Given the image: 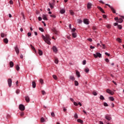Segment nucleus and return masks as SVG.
Returning a JSON list of instances; mask_svg holds the SVG:
<instances>
[{
	"label": "nucleus",
	"instance_id": "f257e3e1",
	"mask_svg": "<svg viewBox=\"0 0 124 124\" xmlns=\"http://www.w3.org/2000/svg\"><path fill=\"white\" fill-rule=\"evenodd\" d=\"M42 37L46 43H47L48 45H51V39H50V35H46L45 36L44 35H42Z\"/></svg>",
	"mask_w": 124,
	"mask_h": 124
},
{
	"label": "nucleus",
	"instance_id": "f03ea898",
	"mask_svg": "<svg viewBox=\"0 0 124 124\" xmlns=\"http://www.w3.org/2000/svg\"><path fill=\"white\" fill-rule=\"evenodd\" d=\"M93 56L95 58H101L102 57V55H101V53L99 52H96L95 54H93Z\"/></svg>",
	"mask_w": 124,
	"mask_h": 124
},
{
	"label": "nucleus",
	"instance_id": "7ed1b4c3",
	"mask_svg": "<svg viewBox=\"0 0 124 124\" xmlns=\"http://www.w3.org/2000/svg\"><path fill=\"white\" fill-rule=\"evenodd\" d=\"M119 17H121L118 18V21H116L117 23H123V22H124V20H123V19H124V16L119 15Z\"/></svg>",
	"mask_w": 124,
	"mask_h": 124
},
{
	"label": "nucleus",
	"instance_id": "20e7f679",
	"mask_svg": "<svg viewBox=\"0 0 124 124\" xmlns=\"http://www.w3.org/2000/svg\"><path fill=\"white\" fill-rule=\"evenodd\" d=\"M19 109L20 111H25V106L23 104L19 105Z\"/></svg>",
	"mask_w": 124,
	"mask_h": 124
},
{
	"label": "nucleus",
	"instance_id": "39448f33",
	"mask_svg": "<svg viewBox=\"0 0 124 124\" xmlns=\"http://www.w3.org/2000/svg\"><path fill=\"white\" fill-rule=\"evenodd\" d=\"M15 50L17 55H19V54H20V49H19V47H18L17 46H16L15 47Z\"/></svg>",
	"mask_w": 124,
	"mask_h": 124
},
{
	"label": "nucleus",
	"instance_id": "423d86ee",
	"mask_svg": "<svg viewBox=\"0 0 124 124\" xmlns=\"http://www.w3.org/2000/svg\"><path fill=\"white\" fill-rule=\"evenodd\" d=\"M83 23L85 25H89L90 24V21H89V19H88L87 18H84L83 19Z\"/></svg>",
	"mask_w": 124,
	"mask_h": 124
},
{
	"label": "nucleus",
	"instance_id": "0eeeda50",
	"mask_svg": "<svg viewBox=\"0 0 124 124\" xmlns=\"http://www.w3.org/2000/svg\"><path fill=\"white\" fill-rule=\"evenodd\" d=\"M106 92L108 93H109V94H111V95L114 94V92L111 91L110 89H107Z\"/></svg>",
	"mask_w": 124,
	"mask_h": 124
},
{
	"label": "nucleus",
	"instance_id": "6e6552de",
	"mask_svg": "<svg viewBox=\"0 0 124 124\" xmlns=\"http://www.w3.org/2000/svg\"><path fill=\"white\" fill-rule=\"evenodd\" d=\"M8 83L9 87L10 88L11 87V86H12V80L11 79V78L8 79Z\"/></svg>",
	"mask_w": 124,
	"mask_h": 124
},
{
	"label": "nucleus",
	"instance_id": "1a4fd4ad",
	"mask_svg": "<svg viewBox=\"0 0 124 124\" xmlns=\"http://www.w3.org/2000/svg\"><path fill=\"white\" fill-rule=\"evenodd\" d=\"M108 7H110L112 13H116V10H115V9L113 8V7L112 6H111L110 5H108Z\"/></svg>",
	"mask_w": 124,
	"mask_h": 124
},
{
	"label": "nucleus",
	"instance_id": "9d476101",
	"mask_svg": "<svg viewBox=\"0 0 124 124\" xmlns=\"http://www.w3.org/2000/svg\"><path fill=\"white\" fill-rule=\"evenodd\" d=\"M52 31L55 33V34H56L57 35H58L59 33H60L59 31H57V30H56L55 28L52 29Z\"/></svg>",
	"mask_w": 124,
	"mask_h": 124
},
{
	"label": "nucleus",
	"instance_id": "9b49d317",
	"mask_svg": "<svg viewBox=\"0 0 124 124\" xmlns=\"http://www.w3.org/2000/svg\"><path fill=\"white\" fill-rule=\"evenodd\" d=\"M97 7L98 9H99L100 11L102 12V13H103L104 14L105 13V12H104V10H103V9H102V8H101L100 6H97Z\"/></svg>",
	"mask_w": 124,
	"mask_h": 124
},
{
	"label": "nucleus",
	"instance_id": "f8f14e48",
	"mask_svg": "<svg viewBox=\"0 0 124 124\" xmlns=\"http://www.w3.org/2000/svg\"><path fill=\"white\" fill-rule=\"evenodd\" d=\"M52 50L55 53H57L58 52V48L57 47H56V46H53L52 47Z\"/></svg>",
	"mask_w": 124,
	"mask_h": 124
},
{
	"label": "nucleus",
	"instance_id": "ddd939ff",
	"mask_svg": "<svg viewBox=\"0 0 124 124\" xmlns=\"http://www.w3.org/2000/svg\"><path fill=\"white\" fill-rule=\"evenodd\" d=\"M25 99L26 102H27L28 103H29V102H30V97H29V96H25Z\"/></svg>",
	"mask_w": 124,
	"mask_h": 124
},
{
	"label": "nucleus",
	"instance_id": "4468645a",
	"mask_svg": "<svg viewBox=\"0 0 124 124\" xmlns=\"http://www.w3.org/2000/svg\"><path fill=\"white\" fill-rule=\"evenodd\" d=\"M42 18L43 20H46V21H48V18H47V16L46 15H43Z\"/></svg>",
	"mask_w": 124,
	"mask_h": 124
},
{
	"label": "nucleus",
	"instance_id": "2eb2a0df",
	"mask_svg": "<svg viewBox=\"0 0 124 124\" xmlns=\"http://www.w3.org/2000/svg\"><path fill=\"white\" fill-rule=\"evenodd\" d=\"M72 35L74 38H76V37H77V33L73 32L72 33Z\"/></svg>",
	"mask_w": 124,
	"mask_h": 124
},
{
	"label": "nucleus",
	"instance_id": "dca6fc26",
	"mask_svg": "<svg viewBox=\"0 0 124 124\" xmlns=\"http://www.w3.org/2000/svg\"><path fill=\"white\" fill-rule=\"evenodd\" d=\"M105 119H106V120H108V121H111L112 118L108 115H106Z\"/></svg>",
	"mask_w": 124,
	"mask_h": 124
},
{
	"label": "nucleus",
	"instance_id": "f3484780",
	"mask_svg": "<svg viewBox=\"0 0 124 124\" xmlns=\"http://www.w3.org/2000/svg\"><path fill=\"white\" fill-rule=\"evenodd\" d=\"M38 53L39 54V56H42V55H43V52L40 49L38 50Z\"/></svg>",
	"mask_w": 124,
	"mask_h": 124
},
{
	"label": "nucleus",
	"instance_id": "a211bd4d",
	"mask_svg": "<svg viewBox=\"0 0 124 124\" xmlns=\"http://www.w3.org/2000/svg\"><path fill=\"white\" fill-rule=\"evenodd\" d=\"M30 46L32 50H33V51L35 52V53H36V50H35V48H34V46H33L32 45H31Z\"/></svg>",
	"mask_w": 124,
	"mask_h": 124
},
{
	"label": "nucleus",
	"instance_id": "6ab92c4d",
	"mask_svg": "<svg viewBox=\"0 0 124 124\" xmlns=\"http://www.w3.org/2000/svg\"><path fill=\"white\" fill-rule=\"evenodd\" d=\"M92 3H90V2H88L87 3V8L88 9H90V8H91L92 7Z\"/></svg>",
	"mask_w": 124,
	"mask_h": 124
},
{
	"label": "nucleus",
	"instance_id": "aec40b11",
	"mask_svg": "<svg viewBox=\"0 0 124 124\" xmlns=\"http://www.w3.org/2000/svg\"><path fill=\"white\" fill-rule=\"evenodd\" d=\"M32 86L33 89H34L35 87H36V83L35 82V81H33L32 82Z\"/></svg>",
	"mask_w": 124,
	"mask_h": 124
},
{
	"label": "nucleus",
	"instance_id": "412c9836",
	"mask_svg": "<svg viewBox=\"0 0 124 124\" xmlns=\"http://www.w3.org/2000/svg\"><path fill=\"white\" fill-rule=\"evenodd\" d=\"M76 71V75L78 77V78H79V77H80V72L77 70Z\"/></svg>",
	"mask_w": 124,
	"mask_h": 124
},
{
	"label": "nucleus",
	"instance_id": "4be33fe9",
	"mask_svg": "<svg viewBox=\"0 0 124 124\" xmlns=\"http://www.w3.org/2000/svg\"><path fill=\"white\" fill-rule=\"evenodd\" d=\"M13 66H14V63L12 61H11L10 62V67H13Z\"/></svg>",
	"mask_w": 124,
	"mask_h": 124
},
{
	"label": "nucleus",
	"instance_id": "5701e85b",
	"mask_svg": "<svg viewBox=\"0 0 124 124\" xmlns=\"http://www.w3.org/2000/svg\"><path fill=\"white\" fill-rule=\"evenodd\" d=\"M54 62L55 63H56V64H58V63H59V59L57 58H55L54 60Z\"/></svg>",
	"mask_w": 124,
	"mask_h": 124
},
{
	"label": "nucleus",
	"instance_id": "b1692460",
	"mask_svg": "<svg viewBox=\"0 0 124 124\" xmlns=\"http://www.w3.org/2000/svg\"><path fill=\"white\" fill-rule=\"evenodd\" d=\"M77 122H78V123H79V124H83V120H82L80 119H78Z\"/></svg>",
	"mask_w": 124,
	"mask_h": 124
},
{
	"label": "nucleus",
	"instance_id": "393cba45",
	"mask_svg": "<svg viewBox=\"0 0 124 124\" xmlns=\"http://www.w3.org/2000/svg\"><path fill=\"white\" fill-rule=\"evenodd\" d=\"M70 79L72 81H74L75 80V78H74V76H70Z\"/></svg>",
	"mask_w": 124,
	"mask_h": 124
},
{
	"label": "nucleus",
	"instance_id": "a878e982",
	"mask_svg": "<svg viewBox=\"0 0 124 124\" xmlns=\"http://www.w3.org/2000/svg\"><path fill=\"white\" fill-rule=\"evenodd\" d=\"M48 4H49V7L51 8V9H53V8H54V5H53L50 2H49Z\"/></svg>",
	"mask_w": 124,
	"mask_h": 124
},
{
	"label": "nucleus",
	"instance_id": "bb28decb",
	"mask_svg": "<svg viewBox=\"0 0 124 124\" xmlns=\"http://www.w3.org/2000/svg\"><path fill=\"white\" fill-rule=\"evenodd\" d=\"M3 42H4V43H5L6 44H7V43H8V39H7V38H5L3 40Z\"/></svg>",
	"mask_w": 124,
	"mask_h": 124
},
{
	"label": "nucleus",
	"instance_id": "cd10ccee",
	"mask_svg": "<svg viewBox=\"0 0 124 124\" xmlns=\"http://www.w3.org/2000/svg\"><path fill=\"white\" fill-rule=\"evenodd\" d=\"M60 13H61V14H63L64 13H65V10L63 9H62L61 10H60Z\"/></svg>",
	"mask_w": 124,
	"mask_h": 124
},
{
	"label": "nucleus",
	"instance_id": "c85d7f7f",
	"mask_svg": "<svg viewBox=\"0 0 124 124\" xmlns=\"http://www.w3.org/2000/svg\"><path fill=\"white\" fill-rule=\"evenodd\" d=\"M116 41L119 42V43H122V39H121L120 38H117L116 39Z\"/></svg>",
	"mask_w": 124,
	"mask_h": 124
},
{
	"label": "nucleus",
	"instance_id": "c756f323",
	"mask_svg": "<svg viewBox=\"0 0 124 124\" xmlns=\"http://www.w3.org/2000/svg\"><path fill=\"white\" fill-rule=\"evenodd\" d=\"M100 99L101 100H104V99H105V98H104V96H103V95H101L100 96Z\"/></svg>",
	"mask_w": 124,
	"mask_h": 124
},
{
	"label": "nucleus",
	"instance_id": "7c9ffc66",
	"mask_svg": "<svg viewBox=\"0 0 124 124\" xmlns=\"http://www.w3.org/2000/svg\"><path fill=\"white\" fill-rule=\"evenodd\" d=\"M100 43H101V45H102V46H103V49H105V48H106V46H105V44H102V42H101V41H100Z\"/></svg>",
	"mask_w": 124,
	"mask_h": 124
},
{
	"label": "nucleus",
	"instance_id": "2f4dec72",
	"mask_svg": "<svg viewBox=\"0 0 124 124\" xmlns=\"http://www.w3.org/2000/svg\"><path fill=\"white\" fill-rule=\"evenodd\" d=\"M52 77L53 79H54V80H58V77H57V76L54 75L52 76Z\"/></svg>",
	"mask_w": 124,
	"mask_h": 124
},
{
	"label": "nucleus",
	"instance_id": "473e14b6",
	"mask_svg": "<svg viewBox=\"0 0 124 124\" xmlns=\"http://www.w3.org/2000/svg\"><path fill=\"white\" fill-rule=\"evenodd\" d=\"M109 99L110 101H114V100H115V99L113 97H109Z\"/></svg>",
	"mask_w": 124,
	"mask_h": 124
},
{
	"label": "nucleus",
	"instance_id": "72a5a7b5",
	"mask_svg": "<svg viewBox=\"0 0 124 124\" xmlns=\"http://www.w3.org/2000/svg\"><path fill=\"white\" fill-rule=\"evenodd\" d=\"M45 122V119H44V118L42 117L41 118V123H44Z\"/></svg>",
	"mask_w": 124,
	"mask_h": 124
},
{
	"label": "nucleus",
	"instance_id": "f704fd0d",
	"mask_svg": "<svg viewBox=\"0 0 124 124\" xmlns=\"http://www.w3.org/2000/svg\"><path fill=\"white\" fill-rule=\"evenodd\" d=\"M77 21H78V24H81V23H82V20H81V19H78L77 20Z\"/></svg>",
	"mask_w": 124,
	"mask_h": 124
},
{
	"label": "nucleus",
	"instance_id": "c9c22d12",
	"mask_svg": "<svg viewBox=\"0 0 124 124\" xmlns=\"http://www.w3.org/2000/svg\"><path fill=\"white\" fill-rule=\"evenodd\" d=\"M69 11L71 15H72V16L74 15V12H73V11H72V10H70Z\"/></svg>",
	"mask_w": 124,
	"mask_h": 124
},
{
	"label": "nucleus",
	"instance_id": "e433bc0d",
	"mask_svg": "<svg viewBox=\"0 0 124 124\" xmlns=\"http://www.w3.org/2000/svg\"><path fill=\"white\" fill-rule=\"evenodd\" d=\"M16 69L17 71H19V70H20V67L19 66V65H16Z\"/></svg>",
	"mask_w": 124,
	"mask_h": 124
},
{
	"label": "nucleus",
	"instance_id": "4c0bfd02",
	"mask_svg": "<svg viewBox=\"0 0 124 124\" xmlns=\"http://www.w3.org/2000/svg\"><path fill=\"white\" fill-rule=\"evenodd\" d=\"M106 27L107 28V29H111V25L108 24L106 25Z\"/></svg>",
	"mask_w": 124,
	"mask_h": 124
},
{
	"label": "nucleus",
	"instance_id": "58836bf2",
	"mask_svg": "<svg viewBox=\"0 0 124 124\" xmlns=\"http://www.w3.org/2000/svg\"><path fill=\"white\" fill-rule=\"evenodd\" d=\"M85 71L86 72V73H88L89 71H90V69L88 68L85 69Z\"/></svg>",
	"mask_w": 124,
	"mask_h": 124
},
{
	"label": "nucleus",
	"instance_id": "ea45409f",
	"mask_svg": "<svg viewBox=\"0 0 124 124\" xmlns=\"http://www.w3.org/2000/svg\"><path fill=\"white\" fill-rule=\"evenodd\" d=\"M39 31H42V32H43V31H44V29H43V28H39Z\"/></svg>",
	"mask_w": 124,
	"mask_h": 124
},
{
	"label": "nucleus",
	"instance_id": "a19ab883",
	"mask_svg": "<svg viewBox=\"0 0 124 124\" xmlns=\"http://www.w3.org/2000/svg\"><path fill=\"white\" fill-rule=\"evenodd\" d=\"M75 86H78V85H79L78 81H77V80H75Z\"/></svg>",
	"mask_w": 124,
	"mask_h": 124
},
{
	"label": "nucleus",
	"instance_id": "79ce46f5",
	"mask_svg": "<svg viewBox=\"0 0 124 124\" xmlns=\"http://www.w3.org/2000/svg\"><path fill=\"white\" fill-rule=\"evenodd\" d=\"M74 118H75V119H78V115H77V113L75 114Z\"/></svg>",
	"mask_w": 124,
	"mask_h": 124
},
{
	"label": "nucleus",
	"instance_id": "37998d69",
	"mask_svg": "<svg viewBox=\"0 0 124 124\" xmlns=\"http://www.w3.org/2000/svg\"><path fill=\"white\" fill-rule=\"evenodd\" d=\"M40 83L41 84H43V83H44V81H43V79H42V78L40 79Z\"/></svg>",
	"mask_w": 124,
	"mask_h": 124
},
{
	"label": "nucleus",
	"instance_id": "c03bdc74",
	"mask_svg": "<svg viewBox=\"0 0 124 124\" xmlns=\"http://www.w3.org/2000/svg\"><path fill=\"white\" fill-rule=\"evenodd\" d=\"M82 63H83V65H85V64H86V63H87V61L86 60H83V61L82 62Z\"/></svg>",
	"mask_w": 124,
	"mask_h": 124
},
{
	"label": "nucleus",
	"instance_id": "a18cd8bd",
	"mask_svg": "<svg viewBox=\"0 0 124 124\" xmlns=\"http://www.w3.org/2000/svg\"><path fill=\"white\" fill-rule=\"evenodd\" d=\"M118 28L119 29V30H122V29L123 28V27L121 25H118Z\"/></svg>",
	"mask_w": 124,
	"mask_h": 124
},
{
	"label": "nucleus",
	"instance_id": "49530a36",
	"mask_svg": "<svg viewBox=\"0 0 124 124\" xmlns=\"http://www.w3.org/2000/svg\"><path fill=\"white\" fill-rule=\"evenodd\" d=\"M104 106L107 107V106H108V104H107L106 102L104 103Z\"/></svg>",
	"mask_w": 124,
	"mask_h": 124
},
{
	"label": "nucleus",
	"instance_id": "de8ad7c7",
	"mask_svg": "<svg viewBox=\"0 0 124 124\" xmlns=\"http://www.w3.org/2000/svg\"><path fill=\"white\" fill-rule=\"evenodd\" d=\"M42 93L43 95H45V94H46V92L44 91H42Z\"/></svg>",
	"mask_w": 124,
	"mask_h": 124
},
{
	"label": "nucleus",
	"instance_id": "09e8293b",
	"mask_svg": "<svg viewBox=\"0 0 124 124\" xmlns=\"http://www.w3.org/2000/svg\"><path fill=\"white\" fill-rule=\"evenodd\" d=\"M75 31H76V29L75 28H73V29H72V33L73 32H75Z\"/></svg>",
	"mask_w": 124,
	"mask_h": 124
},
{
	"label": "nucleus",
	"instance_id": "8fccbe9b",
	"mask_svg": "<svg viewBox=\"0 0 124 124\" xmlns=\"http://www.w3.org/2000/svg\"><path fill=\"white\" fill-rule=\"evenodd\" d=\"M50 16L52 18H56V16L54 15H50Z\"/></svg>",
	"mask_w": 124,
	"mask_h": 124
},
{
	"label": "nucleus",
	"instance_id": "3c124183",
	"mask_svg": "<svg viewBox=\"0 0 124 124\" xmlns=\"http://www.w3.org/2000/svg\"><path fill=\"white\" fill-rule=\"evenodd\" d=\"M16 93H17V94H19V93H20V90H17L16 92Z\"/></svg>",
	"mask_w": 124,
	"mask_h": 124
},
{
	"label": "nucleus",
	"instance_id": "603ef678",
	"mask_svg": "<svg viewBox=\"0 0 124 124\" xmlns=\"http://www.w3.org/2000/svg\"><path fill=\"white\" fill-rule=\"evenodd\" d=\"M27 35L28 37H30V36H31V32H28V34H27Z\"/></svg>",
	"mask_w": 124,
	"mask_h": 124
},
{
	"label": "nucleus",
	"instance_id": "864d4df0",
	"mask_svg": "<svg viewBox=\"0 0 124 124\" xmlns=\"http://www.w3.org/2000/svg\"><path fill=\"white\" fill-rule=\"evenodd\" d=\"M74 105L75 106H78V103H77V102H74Z\"/></svg>",
	"mask_w": 124,
	"mask_h": 124
},
{
	"label": "nucleus",
	"instance_id": "5fc2aeb1",
	"mask_svg": "<svg viewBox=\"0 0 124 124\" xmlns=\"http://www.w3.org/2000/svg\"><path fill=\"white\" fill-rule=\"evenodd\" d=\"M87 40H88V41H90V42H92V41H93V39L88 38V39H87Z\"/></svg>",
	"mask_w": 124,
	"mask_h": 124
},
{
	"label": "nucleus",
	"instance_id": "6e6d98bb",
	"mask_svg": "<svg viewBox=\"0 0 124 124\" xmlns=\"http://www.w3.org/2000/svg\"><path fill=\"white\" fill-rule=\"evenodd\" d=\"M105 55H106V56H108V57H110V54H109L107 52H105Z\"/></svg>",
	"mask_w": 124,
	"mask_h": 124
},
{
	"label": "nucleus",
	"instance_id": "4d7b16f0",
	"mask_svg": "<svg viewBox=\"0 0 124 124\" xmlns=\"http://www.w3.org/2000/svg\"><path fill=\"white\" fill-rule=\"evenodd\" d=\"M9 3H10V4H13V0H10L9 1Z\"/></svg>",
	"mask_w": 124,
	"mask_h": 124
},
{
	"label": "nucleus",
	"instance_id": "13d9d810",
	"mask_svg": "<svg viewBox=\"0 0 124 124\" xmlns=\"http://www.w3.org/2000/svg\"><path fill=\"white\" fill-rule=\"evenodd\" d=\"M51 116L52 117H55V113L54 112H51Z\"/></svg>",
	"mask_w": 124,
	"mask_h": 124
},
{
	"label": "nucleus",
	"instance_id": "bf43d9fd",
	"mask_svg": "<svg viewBox=\"0 0 124 124\" xmlns=\"http://www.w3.org/2000/svg\"><path fill=\"white\" fill-rule=\"evenodd\" d=\"M24 115H25V113L24 112H21L20 113V116L21 117H23V116H24Z\"/></svg>",
	"mask_w": 124,
	"mask_h": 124
},
{
	"label": "nucleus",
	"instance_id": "052dcab7",
	"mask_svg": "<svg viewBox=\"0 0 124 124\" xmlns=\"http://www.w3.org/2000/svg\"><path fill=\"white\" fill-rule=\"evenodd\" d=\"M1 37H4V33H1Z\"/></svg>",
	"mask_w": 124,
	"mask_h": 124
},
{
	"label": "nucleus",
	"instance_id": "680f3d73",
	"mask_svg": "<svg viewBox=\"0 0 124 124\" xmlns=\"http://www.w3.org/2000/svg\"><path fill=\"white\" fill-rule=\"evenodd\" d=\"M93 95H97V93L95 92H93Z\"/></svg>",
	"mask_w": 124,
	"mask_h": 124
},
{
	"label": "nucleus",
	"instance_id": "e2e57ef3",
	"mask_svg": "<svg viewBox=\"0 0 124 124\" xmlns=\"http://www.w3.org/2000/svg\"><path fill=\"white\" fill-rule=\"evenodd\" d=\"M103 18H104V19H106V18H107V16H106L105 15H103Z\"/></svg>",
	"mask_w": 124,
	"mask_h": 124
},
{
	"label": "nucleus",
	"instance_id": "0e129e2a",
	"mask_svg": "<svg viewBox=\"0 0 124 124\" xmlns=\"http://www.w3.org/2000/svg\"><path fill=\"white\" fill-rule=\"evenodd\" d=\"M39 21H41L42 20V18L40 16H39L38 18Z\"/></svg>",
	"mask_w": 124,
	"mask_h": 124
},
{
	"label": "nucleus",
	"instance_id": "69168bd1",
	"mask_svg": "<svg viewBox=\"0 0 124 124\" xmlns=\"http://www.w3.org/2000/svg\"><path fill=\"white\" fill-rule=\"evenodd\" d=\"M114 20H115V21H118V20H119V17H115V18H114Z\"/></svg>",
	"mask_w": 124,
	"mask_h": 124
},
{
	"label": "nucleus",
	"instance_id": "338daca9",
	"mask_svg": "<svg viewBox=\"0 0 124 124\" xmlns=\"http://www.w3.org/2000/svg\"><path fill=\"white\" fill-rule=\"evenodd\" d=\"M105 61L106 62H109V59H108V58H107L105 59Z\"/></svg>",
	"mask_w": 124,
	"mask_h": 124
},
{
	"label": "nucleus",
	"instance_id": "774afa93",
	"mask_svg": "<svg viewBox=\"0 0 124 124\" xmlns=\"http://www.w3.org/2000/svg\"><path fill=\"white\" fill-rule=\"evenodd\" d=\"M95 47L93 46H90V49H94Z\"/></svg>",
	"mask_w": 124,
	"mask_h": 124
}]
</instances>
